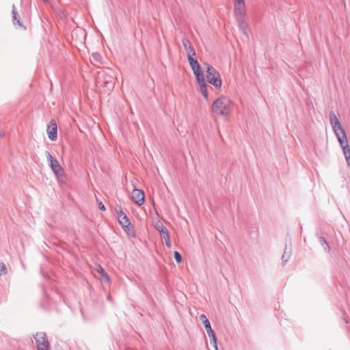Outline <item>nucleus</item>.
<instances>
[{
    "mask_svg": "<svg viewBox=\"0 0 350 350\" xmlns=\"http://www.w3.org/2000/svg\"><path fill=\"white\" fill-rule=\"evenodd\" d=\"M116 81L115 71L110 68H105L97 73L95 80L98 88H103L104 91H111L113 89Z\"/></svg>",
    "mask_w": 350,
    "mask_h": 350,
    "instance_id": "f257e3e1",
    "label": "nucleus"
},
{
    "mask_svg": "<svg viewBox=\"0 0 350 350\" xmlns=\"http://www.w3.org/2000/svg\"><path fill=\"white\" fill-rule=\"evenodd\" d=\"M232 102L226 96H221L213 102L212 111L221 116H228L230 113Z\"/></svg>",
    "mask_w": 350,
    "mask_h": 350,
    "instance_id": "f03ea898",
    "label": "nucleus"
},
{
    "mask_svg": "<svg viewBox=\"0 0 350 350\" xmlns=\"http://www.w3.org/2000/svg\"><path fill=\"white\" fill-rule=\"evenodd\" d=\"M206 77L208 83L213 85L216 89H219L221 85L219 73L212 66L206 64Z\"/></svg>",
    "mask_w": 350,
    "mask_h": 350,
    "instance_id": "7ed1b4c3",
    "label": "nucleus"
},
{
    "mask_svg": "<svg viewBox=\"0 0 350 350\" xmlns=\"http://www.w3.org/2000/svg\"><path fill=\"white\" fill-rule=\"evenodd\" d=\"M193 74L196 78V80L200 86V91L205 98H208V92L206 89V85L205 83L204 77L203 72L201 70V66H198L192 68Z\"/></svg>",
    "mask_w": 350,
    "mask_h": 350,
    "instance_id": "20e7f679",
    "label": "nucleus"
},
{
    "mask_svg": "<svg viewBox=\"0 0 350 350\" xmlns=\"http://www.w3.org/2000/svg\"><path fill=\"white\" fill-rule=\"evenodd\" d=\"M45 155L49 162V166L56 177L57 178L62 177L64 176V170L60 165L59 161L56 159L53 158L48 151H46Z\"/></svg>",
    "mask_w": 350,
    "mask_h": 350,
    "instance_id": "39448f33",
    "label": "nucleus"
},
{
    "mask_svg": "<svg viewBox=\"0 0 350 350\" xmlns=\"http://www.w3.org/2000/svg\"><path fill=\"white\" fill-rule=\"evenodd\" d=\"M34 338L38 350H49L50 345L44 332H40L36 333L34 336Z\"/></svg>",
    "mask_w": 350,
    "mask_h": 350,
    "instance_id": "423d86ee",
    "label": "nucleus"
},
{
    "mask_svg": "<svg viewBox=\"0 0 350 350\" xmlns=\"http://www.w3.org/2000/svg\"><path fill=\"white\" fill-rule=\"evenodd\" d=\"M329 120L330 124L332 125V127L333 129V131L335 133V135H342V133H345L344 129L342 128L340 121L338 120L336 115L334 113V112L331 111L329 113Z\"/></svg>",
    "mask_w": 350,
    "mask_h": 350,
    "instance_id": "0eeeda50",
    "label": "nucleus"
},
{
    "mask_svg": "<svg viewBox=\"0 0 350 350\" xmlns=\"http://www.w3.org/2000/svg\"><path fill=\"white\" fill-rule=\"evenodd\" d=\"M118 219L124 230L129 232L131 230V222L128 217L121 209L118 212Z\"/></svg>",
    "mask_w": 350,
    "mask_h": 350,
    "instance_id": "6e6552de",
    "label": "nucleus"
},
{
    "mask_svg": "<svg viewBox=\"0 0 350 350\" xmlns=\"http://www.w3.org/2000/svg\"><path fill=\"white\" fill-rule=\"evenodd\" d=\"M131 198L135 204L141 206L144 202L145 195L142 190L134 188L131 193Z\"/></svg>",
    "mask_w": 350,
    "mask_h": 350,
    "instance_id": "1a4fd4ad",
    "label": "nucleus"
},
{
    "mask_svg": "<svg viewBox=\"0 0 350 350\" xmlns=\"http://www.w3.org/2000/svg\"><path fill=\"white\" fill-rule=\"evenodd\" d=\"M47 134L51 141L57 139V124L53 120H51L48 124Z\"/></svg>",
    "mask_w": 350,
    "mask_h": 350,
    "instance_id": "9d476101",
    "label": "nucleus"
},
{
    "mask_svg": "<svg viewBox=\"0 0 350 350\" xmlns=\"http://www.w3.org/2000/svg\"><path fill=\"white\" fill-rule=\"evenodd\" d=\"M204 325V327H205V329L206 330L208 336L211 338L210 339L211 340V343H212L213 345V347H214V348L216 350H218L217 345V338H216V336L215 335V333H214L213 330L211 328L210 322L209 321L205 322Z\"/></svg>",
    "mask_w": 350,
    "mask_h": 350,
    "instance_id": "9b49d317",
    "label": "nucleus"
},
{
    "mask_svg": "<svg viewBox=\"0 0 350 350\" xmlns=\"http://www.w3.org/2000/svg\"><path fill=\"white\" fill-rule=\"evenodd\" d=\"M182 43L186 51L187 57L191 56H196V51L188 39L183 38L182 39Z\"/></svg>",
    "mask_w": 350,
    "mask_h": 350,
    "instance_id": "f8f14e48",
    "label": "nucleus"
},
{
    "mask_svg": "<svg viewBox=\"0 0 350 350\" xmlns=\"http://www.w3.org/2000/svg\"><path fill=\"white\" fill-rule=\"evenodd\" d=\"M234 13L237 16H245V1L237 3L234 2Z\"/></svg>",
    "mask_w": 350,
    "mask_h": 350,
    "instance_id": "ddd939ff",
    "label": "nucleus"
},
{
    "mask_svg": "<svg viewBox=\"0 0 350 350\" xmlns=\"http://www.w3.org/2000/svg\"><path fill=\"white\" fill-rule=\"evenodd\" d=\"M237 20L239 24V26L240 29L243 31L244 33H246V28H247V23L245 21V16H237Z\"/></svg>",
    "mask_w": 350,
    "mask_h": 350,
    "instance_id": "4468645a",
    "label": "nucleus"
},
{
    "mask_svg": "<svg viewBox=\"0 0 350 350\" xmlns=\"http://www.w3.org/2000/svg\"><path fill=\"white\" fill-rule=\"evenodd\" d=\"M336 137H337V139L340 143V145L342 149H343V147H346V146H349L347 137L345 133H342V135H337Z\"/></svg>",
    "mask_w": 350,
    "mask_h": 350,
    "instance_id": "2eb2a0df",
    "label": "nucleus"
},
{
    "mask_svg": "<svg viewBox=\"0 0 350 350\" xmlns=\"http://www.w3.org/2000/svg\"><path fill=\"white\" fill-rule=\"evenodd\" d=\"M154 227L161 233V234H163L164 232H167V231L166 228L163 226L162 222H161L160 221H158L155 224Z\"/></svg>",
    "mask_w": 350,
    "mask_h": 350,
    "instance_id": "dca6fc26",
    "label": "nucleus"
},
{
    "mask_svg": "<svg viewBox=\"0 0 350 350\" xmlns=\"http://www.w3.org/2000/svg\"><path fill=\"white\" fill-rule=\"evenodd\" d=\"M161 236L165 240V243L166 246L168 248H170L171 247V243H170V235H169L168 231L164 232L163 234H161Z\"/></svg>",
    "mask_w": 350,
    "mask_h": 350,
    "instance_id": "f3484780",
    "label": "nucleus"
},
{
    "mask_svg": "<svg viewBox=\"0 0 350 350\" xmlns=\"http://www.w3.org/2000/svg\"><path fill=\"white\" fill-rule=\"evenodd\" d=\"M97 271H98V273H100V275L103 278H105L107 282L109 281V278L108 275L107 274V273L105 272V271L104 270V269L102 267L98 266V267L97 269Z\"/></svg>",
    "mask_w": 350,
    "mask_h": 350,
    "instance_id": "a211bd4d",
    "label": "nucleus"
},
{
    "mask_svg": "<svg viewBox=\"0 0 350 350\" xmlns=\"http://www.w3.org/2000/svg\"><path fill=\"white\" fill-rule=\"evenodd\" d=\"M12 14H13V22L14 23H17L19 25H21L20 21L18 19V14H17V12L16 11V8H15L14 5H13V6H12Z\"/></svg>",
    "mask_w": 350,
    "mask_h": 350,
    "instance_id": "6ab92c4d",
    "label": "nucleus"
},
{
    "mask_svg": "<svg viewBox=\"0 0 350 350\" xmlns=\"http://www.w3.org/2000/svg\"><path fill=\"white\" fill-rule=\"evenodd\" d=\"M193 57L194 56H191V57H187V59L189 61V63L191 68L199 65V63L198 62V61L196 59H195L193 58Z\"/></svg>",
    "mask_w": 350,
    "mask_h": 350,
    "instance_id": "aec40b11",
    "label": "nucleus"
},
{
    "mask_svg": "<svg viewBox=\"0 0 350 350\" xmlns=\"http://www.w3.org/2000/svg\"><path fill=\"white\" fill-rule=\"evenodd\" d=\"M289 258H290V253L289 252H287L286 250L284 251L282 256V260L283 262H286L288 261L289 260Z\"/></svg>",
    "mask_w": 350,
    "mask_h": 350,
    "instance_id": "412c9836",
    "label": "nucleus"
},
{
    "mask_svg": "<svg viewBox=\"0 0 350 350\" xmlns=\"http://www.w3.org/2000/svg\"><path fill=\"white\" fill-rule=\"evenodd\" d=\"M7 273V268L4 263H0V275H5Z\"/></svg>",
    "mask_w": 350,
    "mask_h": 350,
    "instance_id": "4be33fe9",
    "label": "nucleus"
},
{
    "mask_svg": "<svg viewBox=\"0 0 350 350\" xmlns=\"http://www.w3.org/2000/svg\"><path fill=\"white\" fill-rule=\"evenodd\" d=\"M174 258L178 263H180L182 262V256L177 251L174 252Z\"/></svg>",
    "mask_w": 350,
    "mask_h": 350,
    "instance_id": "5701e85b",
    "label": "nucleus"
},
{
    "mask_svg": "<svg viewBox=\"0 0 350 350\" xmlns=\"http://www.w3.org/2000/svg\"><path fill=\"white\" fill-rule=\"evenodd\" d=\"M342 151H343L345 157L350 156V148L349 146H346V147H343Z\"/></svg>",
    "mask_w": 350,
    "mask_h": 350,
    "instance_id": "b1692460",
    "label": "nucleus"
},
{
    "mask_svg": "<svg viewBox=\"0 0 350 350\" xmlns=\"http://www.w3.org/2000/svg\"><path fill=\"white\" fill-rule=\"evenodd\" d=\"M321 241H323V244L324 245V247H325V250H327L328 252H329L330 250V247L329 246L328 243H327V241L323 239V238H321Z\"/></svg>",
    "mask_w": 350,
    "mask_h": 350,
    "instance_id": "393cba45",
    "label": "nucleus"
},
{
    "mask_svg": "<svg viewBox=\"0 0 350 350\" xmlns=\"http://www.w3.org/2000/svg\"><path fill=\"white\" fill-rule=\"evenodd\" d=\"M321 241H323V244L324 245V247H325V250H327L328 252H329L330 250V247L329 246L328 243H327V241L323 239V238H321Z\"/></svg>",
    "mask_w": 350,
    "mask_h": 350,
    "instance_id": "a878e982",
    "label": "nucleus"
},
{
    "mask_svg": "<svg viewBox=\"0 0 350 350\" xmlns=\"http://www.w3.org/2000/svg\"><path fill=\"white\" fill-rule=\"evenodd\" d=\"M200 319L202 320V321L203 322V324L205 323V322H207V321H209L208 320V319L206 318V315L202 314L200 316Z\"/></svg>",
    "mask_w": 350,
    "mask_h": 350,
    "instance_id": "bb28decb",
    "label": "nucleus"
},
{
    "mask_svg": "<svg viewBox=\"0 0 350 350\" xmlns=\"http://www.w3.org/2000/svg\"><path fill=\"white\" fill-rule=\"evenodd\" d=\"M98 207L101 210V211H105V207L104 206V204L102 203V202H100L98 204Z\"/></svg>",
    "mask_w": 350,
    "mask_h": 350,
    "instance_id": "cd10ccee",
    "label": "nucleus"
},
{
    "mask_svg": "<svg viewBox=\"0 0 350 350\" xmlns=\"http://www.w3.org/2000/svg\"><path fill=\"white\" fill-rule=\"evenodd\" d=\"M347 163V165L350 167V156L345 157Z\"/></svg>",
    "mask_w": 350,
    "mask_h": 350,
    "instance_id": "c85d7f7f",
    "label": "nucleus"
},
{
    "mask_svg": "<svg viewBox=\"0 0 350 350\" xmlns=\"http://www.w3.org/2000/svg\"><path fill=\"white\" fill-rule=\"evenodd\" d=\"M98 57H99V55H98V53H94V54H92V57H93L94 59H97Z\"/></svg>",
    "mask_w": 350,
    "mask_h": 350,
    "instance_id": "c756f323",
    "label": "nucleus"
},
{
    "mask_svg": "<svg viewBox=\"0 0 350 350\" xmlns=\"http://www.w3.org/2000/svg\"><path fill=\"white\" fill-rule=\"evenodd\" d=\"M244 0H234V2H237V3H241V2H243Z\"/></svg>",
    "mask_w": 350,
    "mask_h": 350,
    "instance_id": "7c9ffc66",
    "label": "nucleus"
}]
</instances>
